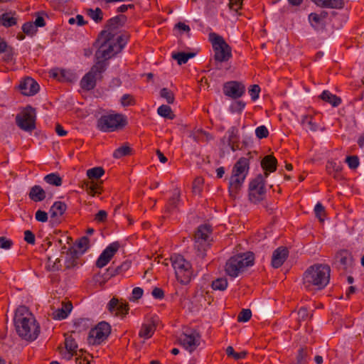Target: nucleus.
<instances>
[{
	"mask_svg": "<svg viewBox=\"0 0 364 364\" xmlns=\"http://www.w3.org/2000/svg\"><path fill=\"white\" fill-rule=\"evenodd\" d=\"M195 53H185V52H178L172 53V58L177 60V63L179 65L183 64H186L188 60L193 58L195 56Z\"/></svg>",
	"mask_w": 364,
	"mask_h": 364,
	"instance_id": "obj_41",
	"label": "nucleus"
},
{
	"mask_svg": "<svg viewBox=\"0 0 364 364\" xmlns=\"http://www.w3.org/2000/svg\"><path fill=\"white\" fill-rule=\"evenodd\" d=\"M297 321L299 323L305 321L309 318H311L313 314H309L308 309L306 307H301L297 312Z\"/></svg>",
	"mask_w": 364,
	"mask_h": 364,
	"instance_id": "obj_55",
	"label": "nucleus"
},
{
	"mask_svg": "<svg viewBox=\"0 0 364 364\" xmlns=\"http://www.w3.org/2000/svg\"><path fill=\"white\" fill-rule=\"evenodd\" d=\"M39 85L32 77H26L21 82L19 89L21 94L26 96H33L39 91Z\"/></svg>",
	"mask_w": 364,
	"mask_h": 364,
	"instance_id": "obj_18",
	"label": "nucleus"
},
{
	"mask_svg": "<svg viewBox=\"0 0 364 364\" xmlns=\"http://www.w3.org/2000/svg\"><path fill=\"white\" fill-rule=\"evenodd\" d=\"M314 213L316 218H317L320 222H323L326 216L325 207L321 203H317L314 207Z\"/></svg>",
	"mask_w": 364,
	"mask_h": 364,
	"instance_id": "obj_54",
	"label": "nucleus"
},
{
	"mask_svg": "<svg viewBox=\"0 0 364 364\" xmlns=\"http://www.w3.org/2000/svg\"><path fill=\"white\" fill-rule=\"evenodd\" d=\"M91 326V321L89 318H80L74 321L72 333H80L82 331H87Z\"/></svg>",
	"mask_w": 364,
	"mask_h": 364,
	"instance_id": "obj_32",
	"label": "nucleus"
},
{
	"mask_svg": "<svg viewBox=\"0 0 364 364\" xmlns=\"http://www.w3.org/2000/svg\"><path fill=\"white\" fill-rule=\"evenodd\" d=\"M13 245L14 242L11 239L4 236L0 237V248L9 250L12 247Z\"/></svg>",
	"mask_w": 364,
	"mask_h": 364,
	"instance_id": "obj_63",
	"label": "nucleus"
},
{
	"mask_svg": "<svg viewBox=\"0 0 364 364\" xmlns=\"http://www.w3.org/2000/svg\"><path fill=\"white\" fill-rule=\"evenodd\" d=\"M76 245L79 249V253H82V255L90 247V240L87 237L83 236L79 239Z\"/></svg>",
	"mask_w": 364,
	"mask_h": 364,
	"instance_id": "obj_51",
	"label": "nucleus"
},
{
	"mask_svg": "<svg viewBox=\"0 0 364 364\" xmlns=\"http://www.w3.org/2000/svg\"><path fill=\"white\" fill-rule=\"evenodd\" d=\"M179 342L186 350L191 353L200 346V335L197 331L191 330L180 336Z\"/></svg>",
	"mask_w": 364,
	"mask_h": 364,
	"instance_id": "obj_13",
	"label": "nucleus"
},
{
	"mask_svg": "<svg viewBox=\"0 0 364 364\" xmlns=\"http://www.w3.org/2000/svg\"><path fill=\"white\" fill-rule=\"evenodd\" d=\"M129 36L127 34H122L117 36L116 41H114L115 48H117V51L121 52L122 49L127 44Z\"/></svg>",
	"mask_w": 364,
	"mask_h": 364,
	"instance_id": "obj_50",
	"label": "nucleus"
},
{
	"mask_svg": "<svg viewBox=\"0 0 364 364\" xmlns=\"http://www.w3.org/2000/svg\"><path fill=\"white\" fill-rule=\"evenodd\" d=\"M112 38L113 34L111 32L108 31H101L95 43L99 46L95 54L99 60L103 59L102 60L106 62L107 60L120 53L117 51V48H115Z\"/></svg>",
	"mask_w": 364,
	"mask_h": 364,
	"instance_id": "obj_6",
	"label": "nucleus"
},
{
	"mask_svg": "<svg viewBox=\"0 0 364 364\" xmlns=\"http://www.w3.org/2000/svg\"><path fill=\"white\" fill-rule=\"evenodd\" d=\"M252 317V311L249 309H243L237 316V321L239 322H247Z\"/></svg>",
	"mask_w": 364,
	"mask_h": 364,
	"instance_id": "obj_57",
	"label": "nucleus"
},
{
	"mask_svg": "<svg viewBox=\"0 0 364 364\" xmlns=\"http://www.w3.org/2000/svg\"><path fill=\"white\" fill-rule=\"evenodd\" d=\"M261 167L264 171L263 176L267 178L269 173L276 171L277 159L272 154L267 155L261 161Z\"/></svg>",
	"mask_w": 364,
	"mask_h": 364,
	"instance_id": "obj_22",
	"label": "nucleus"
},
{
	"mask_svg": "<svg viewBox=\"0 0 364 364\" xmlns=\"http://www.w3.org/2000/svg\"><path fill=\"white\" fill-rule=\"evenodd\" d=\"M60 259H56L55 261H53L52 257L50 256L47 257V262L46 265V268L48 271H56L59 269L60 267Z\"/></svg>",
	"mask_w": 364,
	"mask_h": 364,
	"instance_id": "obj_56",
	"label": "nucleus"
},
{
	"mask_svg": "<svg viewBox=\"0 0 364 364\" xmlns=\"http://www.w3.org/2000/svg\"><path fill=\"white\" fill-rule=\"evenodd\" d=\"M15 13L6 12L0 16V21L1 24L6 27L9 28L15 26L17 23V18L14 16Z\"/></svg>",
	"mask_w": 364,
	"mask_h": 364,
	"instance_id": "obj_34",
	"label": "nucleus"
},
{
	"mask_svg": "<svg viewBox=\"0 0 364 364\" xmlns=\"http://www.w3.org/2000/svg\"><path fill=\"white\" fill-rule=\"evenodd\" d=\"M120 103L122 107L134 106L136 105V101L134 97L130 94H124L120 99Z\"/></svg>",
	"mask_w": 364,
	"mask_h": 364,
	"instance_id": "obj_52",
	"label": "nucleus"
},
{
	"mask_svg": "<svg viewBox=\"0 0 364 364\" xmlns=\"http://www.w3.org/2000/svg\"><path fill=\"white\" fill-rule=\"evenodd\" d=\"M157 113L161 116L166 119H173L176 115L173 114L170 106L166 105H161L158 109Z\"/></svg>",
	"mask_w": 364,
	"mask_h": 364,
	"instance_id": "obj_44",
	"label": "nucleus"
},
{
	"mask_svg": "<svg viewBox=\"0 0 364 364\" xmlns=\"http://www.w3.org/2000/svg\"><path fill=\"white\" fill-rule=\"evenodd\" d=\"M120 245L119 242H114L109 244L101 253L96 261V267L102 268L105 267L112 259L115 253L118 251Z\"/></svg>",
	"mask_w": 364,
	"mask_h": 364,
	"instance_id": "obj_15",
	"label": "nucleus"
},
{
	"mask_svg": "<svg viewBox=\"0 0 364 364\" xmlns=\"http://www.w3.org/2000/svg\"><path fill=\"white\" fill-rule=\"evenodd\" d=\"M110 333V325L107 322L101 321L95 328L90 329L87 342L93 346L100 345L107 339Z\"/></svg>",
	"mask_w": 364,
	"mask_h": 364,
	"instance_id": "obj_12",
	"label": "nucleus"
},
{
	"mask_svg": "<svg viewBox=\"0 0 364 364\" xmlns=\"http://www.w3.org/2000/svg\"><path fill=\"white\" fill-rule=\"evenodd\" d=\"M255 255L252 252H246L232 256L225 266V273L232 278H235L245 269L254 265Z\"/></svg>",
	"mask_w": 364,
	"mask_h": 364,
	"instance_id": "obj_3",
	"label": "nucleus"
},
{
	"mask_svg": "<svg viewBox=\"0 0 364 364\" xmlns=\"http://www.w3.org/2000/svg\"><path fill=\"white\" fill-rule=\"evenodd\" d=\"M128 124L126 115L110 111L102 114L97 121V127L103 132H112L123 129Z\"/></svg>",
	"mask_w": 364,
	"mask_h": 364,
	"instance_id": "obj_4",
	"label": "nucleus"
},
{
	"mask_svg": "<svg viewBox=\"0 0 364 364\" xmlns=\"http://www.w3.org/2000/svg\"><path fill=\"white\" fill-rule=\"evenodd\" d=\"M309 21L315 30L323 29L325 26V22L318 16V14L316 13H311L309 15Z\"/></svg>",
	"mask_w": 364,
	"mask_h": 364,
	"instance_id": "obj_38",
	"label": "nucleus"
},
{
	"mask_svg": "<svg viewBox=\"0 0 364 364\" xmlns=\"http://www.w3.org/2000/svg\"><path fill=\"white\" fill-rule=\"evenodd\" d=\"M170 259L178 282L182 285L188 284L193 276L191 264L178 254H173Z\"/></svg>",
	"mask_w": 364,
	"mask_h": 364,
	"instance_id": "obj_5",
	"label": "nucleus"
},
{
	"mask_svg": "<svg viewBox=\"0 0 364 364\" xmlns=\"http://www.w3.org/2000/svg\"><path fill=\"white\" fill-rule=\"evenodd\" d=\"M307 348H300L296 357L295 361L291 364H306L308 361Z\"/></svg>",
	"mask_w": 364,
	"mask_h": 364,
	"instance_id": "obj_47",
	"label": "nucleus"
},
{
	"mask_svg": "<svg viewBox=\"0 0 364 364\" xmlns=\"http://www.w3.org/2000/svg\"><path fill=\"white\" fill-rule=\"evenodd\" d=\"M318 117H320V113L304 115L301 119V124L306 129L312 132H316L318 129V124L317 123V119Z\"/></svg>",
	"mask_w": 364,
	"mask_h": 364,
	"instance_id": "obj_27",
	"label": "nucleus"
},
{
	"mask_svg": "<svg viewBox=\"0 0 364 364\" xmlns=\"http://www.w3.org/2000/svg\"><path fill=\"white\" fill-rule=\"evenodd\" d=\"M107 309L111 312H115L116 316L124 317L129 310L127 303H119L116 298H112L107 304Z\"/></svg>",
	"mask_w": 364,
	"mask_h": 364,
	"instance_id": "obj_21",
	"label": "nucleus"
},
{
	"mask_svg": "<svg viewBox=\"0 0 364 364\" xmlns=\"http://www.w3.org/2000/svg\"><path fill=\"white\" fill-rule=\"evenodd\" d=\"M129 267V264L127 262H124L120 266H117L114 267L110 266L107 269V272L105 274V278L109 279L115 275L121 274L123 271H125Z\"/></svg>",
	"mask_w": 364,
	"mask_h": 364,
	"instance_id": "obj_37",
	"label": "nucleus"
},
{
	"mask_svg": "<svg viewBox=\"0 0 364 364\" xmlns=\"http://www.w3.org/2000/svg\"><path fill=\"white\" fill-rule=\"evenodd\" d=\"M65 346L67 350L65 357L70 360L73 356L77 355L78 346L72 335L68 336V334H65Z\"/></svg>",
	"mask_w": 364,
	"mask_h": 364,
	"instance_id": "obj_28",
	"label": "nucleus"
},
{
	"mask_svg": "<svg viewBox=\"0 0 364 364\" xmlns=\"http://www.w3.org/2000/svg\"><path fill=\"white\" fill-rule=\"evenodd\" d=\"M24 240L28 244L34 245L36 242V236L34 233L29 230H26L24 232Z\"/></svg>",
	"mask_w": 364,
	"mask_h": 364,
	"instance_id": "obj_64",
	"label": "nucleus"
},
{
	"mask_svg": "<svg viewBox=\"0 0 364 364\" xmlns=\"http://www.w3.org/2000/svg\"><path fill=\"white\" fill-rule=\"evenodd\" d=\"M246 106V103L242 100L235 102L230 106V110L232 112L241 113Z\"/></svg>",
	"mask_w": 364,
	"mask_h": 364,
	"instance_id": "obj_61",
	"label": "nucleus"
},
{
	"mask_svg": "<svg viewBox=\"0 0 364 364\" xmlns=\"http://www.w3.org/2000/svg\"><path fill=\"white\" fill-rule=\"evenodd\" d=\"M213 232L212 226L209 224H203L198 227L194 234V249L197 256L204 258L206 252L210 247V235Z\"/></svg>",
	"mask_w": 364,
	"mask_h": 364,
	"instance_id": "obj_7",
	"label": "nucleus"
},
{
	"mask_svg": "<svg viewBox=\"0 0 364 364\" xmlns=\"http://www.w3.org/2000/svg\"><path fill=\"white\" fill-rule=\"evenodd\" d=\"M335 259L339 264L340 267L347 271L353 265V258L351 252L348 250H341L336 252Z\"/></svg>",
	"mask_w": 364,
	"mask_h": 364,
	"instance_id": "obj_17",
	"label": "nucleus"
},
{
	"mask_svg": "<svg viewBox=\"0 0 364 364\" xmlns=\"http://www.w3.org/2000/svg\"><path fill=\"white\" fill-rule=\"evenodd\" d=\"M160 96L164 98L168 104H173L174 102L175 97L173 92L166 87H164L161 90Z\"/></svg>",
	"mask_w": 364,
	"mask_h": 364,
	"instance_id": "obj_53",
	"label": "nucleus"
},
{
	"mask_svg": "<svg viewBox=\"0 0 364 364\" xmlns=\"http://www.w3.org/2000/svg\"><path fill=\"white\" fill-rule=\"evenodd\" d=\"M326 169L328 174L332 176L334 179L340 181L344 178L342 174L343 166L341 163H336L334 161H328L326 165Z\"/></svg>",
	"mask_w": 364,
	"mask_h": 364,
	"instance_id": "obj_23",
	"label": "nucleus"
},
{
	"mask_svg": "<svg viewBox=\"0 0 364 364\" xmlns=\"http://www.w3.org/2000/svg\"><path fill=\"white\" fill-rule=\"evenodd\" d=\"M266 178L258 174L249 184V200L253 203H259L266 197Z\"/></svg>",
	"mask_w": 364,
	"mask_h": 364,
	"instance_id": "obj_11",
	"label": "nucleus"
},
{
	"mask_svg": "<svg viewBox=\"0 0 364 364\" xmlns=\"http://www.w3.org/2000/svg\"><path fill=\"white\" fill-rule=\"evenodd\" d=\"M85 14L97 23H101L103 20L104 13L100 8L86 9Z\"/></svg>",
	"mask_w": 364,
	"mask_h": 364,
	"instance_id": "obj_36",
	"label": "nucleus"
},
{
	"mask_svg": "<svg viewBox=\"0 0 364 364\" xmlns=\"http://www.w3.org/2000/svg\"><path fill=\"white\" fill-rule=\"evenodd\" d=\"M36 109L31 105H27L16 117L17 126L25 132H31L36 129Z\"/></svg>",
	"mask_w": 364,
	"mask_h": 364,
	"instance_id": "obj_10",
	"label": "nucleus"
},
{
	"mask_svg": "<svg viewBox=\"0 0 364 364\" xmlns=\"http://www.w3.org/2000/svg\"><path fill=\"white\" fill-rule=\"evenodd\" d=\"M22 31L27 35L34 34L37 29L32 22H26L22 26Z\"/></svg>",
	"mask_w": 364,
	"mask_h": 364,
	"instance_id": "obj_62",
	"label": "nucleus"
},
{
	"mask_svg": "<svg viewBox=\"0 0 364 364\" xmlns=\"http://www.w3.org/2000/svg\"><path fill=\"white\" fill-rule=\"evenodd\" d=\"M82 256V253H79V251L75 247H72L69 248L67 252V255L65 259V267L66 269H73L82 265V263L80 261V257Z\"/></svg>",
	"mask_w": 364,
	"mask_h": 364,
	"instance_id": "obj_20",
	"label": "nucleus"
},
{
	"mask_svg": "<svg viewBox=\"0 0 364 364\" xmlns=\"http://www.w3.org/2000/svg\"><path fill=\"white\" fill-rule=\"evenodd\" d=\"M320 97L322 100L331 104L333 107L339 106L342 102L340 97L332 94L328 90H323Z\"/></svg>",
	"mask_w": 364,
	"mask_h": 364,
	"instance_id": "obj_33",
	"label": "nucleus"
},
{
	"mask_svg": "<svg viewBox=\"0 0 364 364\" xmlns=\"http://www.w3.org/2000/svg\"><path fill=\"white\" fill-rule=\"evenodd\" d=\"M67 205L63 201H55L50 208L51 218L62 216L67 210Z\"/></svg>",
	"mask_w": 364,
	"mask_h": 364,
	"instance_id": "obj_31",
	"label": "nucleus"
},
{
	"mask_svg": "<svg viewBox=\"0 0 364 364\" xmlns=\"http://www.w3.org/2000/svg\"><path fill=\"white\" fill-rule=\"evenodd\" d=\"M133 153V149L129 146L128 144H124L119 146L113 152V157L115 159H120L123 156H130Z\"/></svg>",
	"mask_w": 364,
	"mask_h": 364,
	"instance_id": "obj_39",
	"label": "nucleus"
},
{
	"mask_svg": "<svg viewBox=\"0 0 364 364\" xmlns=\"http://www.w3.org/2000/svg\"><path fill=\"white\" fill-rule=\"evenodd\" d=\"M228 286L226 278H218L212 282L211 287L214 290L225 291Z\"/></svg>",
	"mask_w": 364,
	"mask_h": 364,
	"instance_id": "obj_48",
	"label": "nucleus"
},
{
	"mask_svg": "<svg viewBox=\"0 0 364 364\" xmlns=\"http://www.w3.org/2000/svg\"><path fill=\"white\" fill-rule=\"evenodd\" d=\"M289 256L287 247L281 246L277 248L272 253L271 264L272 267L277 269L282 266Z\"/></svg>",
	"mask_w": 364,
	"mask_h": 364,
	"instance_id": "obj_19",
	"label": "nucleus"
},
{
	"mask_svg": "<svg viewBox=\"0 0 364 364\" xmlns=\"http://www.w3.org/2000/svg\"><path fill=\"white\" fill-rule=\"evenodd\" d=\"M209 41L212 44L215 61L227 62L232 57V48L221 36L215 33H210Z\"/></svg>",
	"mask_w": 364,
	"mask_h": 364,
	"instance_id": "obj_8",
	"label": "nucleus"
},
{
	"mask_svg": "<svg viewBox=\"0 0 364 364\" xmlns=\"http://www.w3.org/2000/svg\"><path fill=\"white\" fill-rule=\"evenodd\" d=\"M228 144L232 151L241 149L240 136L238 135V130L235 127H232L228 131Z\"/></svg>",
	"mask_w": 364,
	"mask_h": 364,
	"instance_id": "obj_26",
	"label": "nucleus"
},
{
	"mask_svg": "<svg viewBox=\"0 0 364 364\" xmlns=\"http://www.w3.org/2000/svg\"><path fill=\"white\" fill-rule=\"evenodd\" d=\"M245 180V178L232 173L228 186V191L231 196H235L238 193Z\"/></svg>",
	"mask_w": 364,
	"mask_h": 364,
	"instance_id": "obj_25",
	"label": "nucleus"
},
{
	"mask_svg": "<svg viewBox=\"0 0 364 364\" xmlns=\"http://www.w3.org/2000/svg\"><path fill=\"white\" fill-rule=\"evenodd\" d=\"M29 198L33 202L43 201L46 198V193L39 185H35L31 188L28 193Z\"/></svg>",
	"mask_w": 364,
	"mask_h": 364,
	"instance_id": "obj_30",
	"label": "nucleus"
},
{
	"mask_svg": "<svg viewBox=\"0 0 364 364\" xmlns=\"http://www.w3.org/2000/svg\"><path fill=\"white\" fill-rule=\"evenodd\" d=\"M181 203L180 192L178 190H175L165 205V211L168 213L176 212Z\"/></svg>",
	"mask_w": 364,
	"mask_h": 364,
	"instance_id": "obj_24",
	"label": "nucleus"
},
{
	"mask_svg": "<svg viewBox=\"0 0 364 364\" xmlns=\"http://www.w3.org/2000/svg\"><path fill=\"white\" fill-rule=\"evenodd\" d=\"M255 135L259 139H264L269 136V131L264 125H261L256 128Z\"/></svg>",
	"mask_w": 364,
	"mask_h": 364,
	"instance_id": "obj_60",
	"label": "nucleus"
},
{
	"mask_svg": "<svg viewBox=\"0 0 364 364\" xmlns=\"http://www.w3.org/2000/svg\"><path fill=\"white\" fill-rule=\"evenodd\" d=\"M226 354L228 357L232 358L235 360H242L246 358L247 353L245 350L235 352L232 346H228L226 348Z\"/></svg>",
	"mask_w": 364,
	"mask_h": 364,
	"instance_id": "obj_49",
	"label": "nucleus"
},
{
	"mask_svg": "<svg viewBox=\"0 0 364 364\" xmlns=\"http://www.w3.org/2000/svg\"><path fill=\"white\" fill-rule=\"evenodd\" d=\"M122 18L125 20L126 16L124 15H119V16H116L114 17L109 18L105 24V28L108 31L113 30V29L118 28V26L121 24Z\"/></svg>",
	"mask_w": 364,
	"mask_h": 364,
	"instance_id": "obj_45",
	"label": "nucleus"
},
{
	"mask_svg": "<svg viewBox=\"0 0 364 364\" xmlns=\"http://www.w3.org/2000/svg\"><path fill=\"white\" fill-rule=\"evenodd\" d=\"M107 63L105 60H98L90 70L86 73L80 80V87L82 90L90 91L96 86L97 79H102V74L106 70Z\"/></svg>",
	"mask_w": 364,
	"mask_h": 364,
	"instance_id": "obj_9",
	"label": "nucleus"
},
{
	"mask_svg": "<svg viewBox=\"0 0 364 364\" xmlns=\"http://www.w3.org/2000/svg\"><path fill=\"white\" fill-rule=\"evenodd\" d=\"M261 89L258 85H252L248 90V92L252 101H256L259 97Z\"/></svg>",
	"mask_w": 364,
	"mask_h": 364,
	"instance_id": "obj_58",
	"label": "nucleus"
},
{
	"mask_svg": "<svg viewBox=\"0 0 364 364\" xmlns=\"http://www.w3.org/2000/svg\"><path fill=\"white\" fill-rule=\"evenodd\" d=\"M84 187L87 194L95 196L102 193V187L101 184H98L93 181H87L84 183Z\"/></svg>",
	"mask_w": 364,
	"mask_h": 364,
	"instance_id": "obj_35",
	"label": "nucleus"
},
{
	"mask_svg": "<svg viewBox=\"0 0 364 364\" xmlns=\"http://www.w3.org/2000/svg\"><path fill=\"white\" fill-rule=\"evenodd\" d=\"M346 162L350 169L357 168L360 164L359 158L357 156H347L346 159Z\"/></svg>",
	"mask_w": 364,
	"mask_h": 364,
	"instance_id": "obj_59",
	"label": "nucleus"
},
{
	"mask_svg": "<svg viewBox=\"0 0 364 364\" xmlns=\"http://www.w3.org/2000/svg\"><path fill=\"white\" fill-rule=\"evenodd\" d=\"M317 6L323 7V8H329V9H341L344 7L345 3L343 0H311Z\"/></svg>",
	"mask_w": 364,
	"mask_h": 364,
	"instance_id": "obj_29",
	"label": "nucleus"
},
{
	"mask_svg": "<svg viewBox=\"0 0 364 364\" xmlns=\"http://www.w3.org/2000/svg\"><path fill=\"white\" fill-rule=\"evenodd\" d=\"M72 309V304L66 305L65 308H59L53 313V318L55 320H63L68 317Z\"/></svg>",
	"mask_w": 364,
	"mask_h": 364,
	"instance_id": "obj_40",
	"label": "nucleus"
},
{
	"mask_svg": "<svg viewBox=\"0 0 364 364\" xmlns=\"http://www.w3.org/2000/svg\"><path fill=\"white\" fill-rule=\"evenodd\" d=\"M252 157V153L248 152L245 156L240 158L235 164L232 173L246 178L250 170V160Z\"/></svg>",
	"mask_w": 364,
	"mask_h": 364,
	"instance_id": "obj_16",
	"label": "nucleus"
},
{
	"mask_svg": "<svg viewBox=\"0 0 364 364\" xmlns=\"http://www.w3.org/2000/svg\"><path fill=\"white\" fill-rule=\"evenodd\" d=\"M245 85L242 82L230 80L225 82L223 85L224 95L233 100L242 97L245 93Z\"/></svg>",
	"mask_w": 364,
	"mask_h": 364,
	"instance_id": "obj_14",
	"label": "nucleus"
},
{
	"mask_svg": "<svg viewBox=\"0 0 364 364\" xmlns=\"http://www.w3.org/2000/svg\"><path fill=\"white\" fill-rule=\"evenodd\" d=\"M105 174V170L101 166L90 168L87 171V176L89 179H99Z\"/></svg>",
	"mask_w": 364,
	"mask_h": 364,
	"instance_id": "obj_46",
	"label": "nucleus"
},
{
	"mask_svg": "<svg viewBox=\"0 0 364 364\" xmlns=\"http://www.w3.org/2000/svg\"><path fill=\"white\" fill-rule=\"evenodd\" d=\"M330 267L327 264H315L306 269L303 276V284L309 291H320L329 283Z\"/></svg>",
	"mask_w": 364,
	"mask_h": 364,
	"instance_id": "obj_1",
	"label": "nucleus"
},
{
	"mask_svg": "<svg viewBox=\"0 0 364 364\" xmlns=\"http://www.w3.org/2000/svg\"><path fill=\"white\" fill-rule=\"evenodd\" d=\"M14 323L18 335L27 341H34L40 333V326L31 313H17Z\"/></svg>",
	"mask_w": 364,
	"mask_h": 364,
	"instance_id": "obj_2",
	"label": "nucleus"
},
{
	"mask_svg": "<svg viewBox=\"0 0 364 364\" xmlns=\"http://www.w3.org/2000/svg\"><path fill=\"white\" fill-rule=\"evenodd\" d=\"M155 331V326L153 324H143L139 332V336L144 339L151 338Z\"/></svg>",
	"mask_w": 364,
	"mask_h": 364,
	"instance_id": "obj_43",
	"label": "nucleus"
},
{
	"mask_svg": "<svg viewBox=\"0 0 364 364\" xmlns=\"http://www.w3.org/2000/svg\"><path fill=\"white\" fill-rule=\"evenodd\" d=\"M45 182L50 185L60 186L63 183V179L58 173H51L44 176Z\"/></svg>",
	"mask_w": 364,
	"mask_h": 364,
	"instance_id": "obj_42",
	"label": "nucleus"
}]
</instances>
